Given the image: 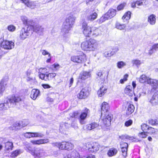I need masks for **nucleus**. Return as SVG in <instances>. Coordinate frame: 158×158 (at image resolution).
Wrapping results in <instances>:
<instances>
[{"label":"nucleus","mask_w":158,"mask_h":158,"mask_svg":"<svg viewBox=\"0 0 158 158\" xmlns=\"http://www.w3.org/2000/svg\"><path fill=\"white\" fill-rule=\"evenodd\" d=\"M6 99V102L9 104L10 107H14L17 105L21 101L20 96L17 95H12L8 96Z\"/></svg>","instance_id":"7ed1b4c3"},{"label":"nucleus","mask_w":158,"mask_h":158,"mask_svg":"<svg viewBox=\"0 0 158 158\" xmlns=\"http://www.w3.org/2000/svg\"><path fill=\"white\" fill-rule=\"evenodd\" d=\"M115 14L116 10L114 9H110L102 16V18L104 20L110 19L115 15Z\"/></svg>","instance_id":"1a4fd4ad"},{"label":"nucleus","mask_w":158,"mask_h":158,"mask_svg":"<svg viewBox=\"0 0 158 158\" xmlns=\"http://www.w3.org/2000/svg\"><path fill=\"white\" fill-rule=\"evenodd\" d=\"M125 93L130 96H132L134 93V89L131 86L129 85L126 86L124 90Z\"/></svg>","instance_id":"6ab92c4d"},{"label":"nucleus","mask_w":158,"mask_h":158,"mask_svg":"<svg viewBox=\"0 0 158 158\" xmlns=\"http://www.w3.org/2000/svg\"><path fill=\"white\" fill-rule=\"evenodd\" d=\"M131 137H130L129 136L127 135H122L121 136H119V138L121 139L122 140H123V141H126V139H129L131 138Z\"/></svg>","instance_id":"37998d69"},{"label":"nucleus","mask_w":158,"mask_h":158,"mask_svg":"<svg viewBox=\"0 0 158 158\" xmlns=\"http://www.w3.org/2000/svg\"><path fill=\"white\" fill-rule=\"evenodd\" d=\"M128 75L127 74H126L124 76L123 79H121L119 82L121 84H123L124 83V82L126 81L127 80V78L128 77Z\"/></svg>","instance_id":"8fccbe9b"},{"label":"nucleus","mask_w":158,"mask_h":158,"mask_svg":"<svg viewBox=\"0 0 158 158\" xmlns=\"http://www.w3.org/2000/svg\"><path fill=\"white\" fill-rule=\"evenodd\" d=\"M151 78L147 77L145 75H142L140 77L139 81L140 83L149 84V82L148 81Z\"/></svg>","instance_id":"5701e85b"},{"label":"nucleus","mask_w":158,"mask_h":158,"mask_svg":"<svg viewBox=\"0 0 158 158\" xmlns=\"http://www.w3.org/2000/svg\"><path fill=\"white\" fill-rule=\"evenodd\" d=\"M19 150H16L11 154L10 156L13 158L16 157L19 154Z\"/></svg>","instance_id":"a18cd8bd"},{"label":"nucleus","mask_w":158,"mask_h":158,"mask_svg":"<svg viewBox=\"0 0 158 158\" xmlns=\"http://www.w3.org/2000/svg\"><path fill=\"white\" fill-rule=\"evenodd\" d=\"M126 5L125 3H123L119 5L117 7V10H122Z\"/></svg>","instance_id":"e2e57ef3"},{"label":"nucleus","mask_w":158,"mask_h":158,"mask_svg":"<svg viewBox=\"0 0 158 158\" xmlns=\"http://www.w3.org/2000/svg\"><path fill=\"white\" fill-rule=\"evenodd\" d=\"M104 56L106 57L110 56H112L113 54L110 51H108L105 52L104 54Z\"/></svg>","instance_id":"052dcab7"},{"label":"nucleus","mask_w":158,"mask_h":158,"mask_svg":"<svg viewBox=\"0 0 158 158\" xmlns=\"http://www.w3.org/2000/svg\"><path fill=\"white\" fill-rule=\"evenodd\" d=\"M23 23L25 25L32 27L34 31L41 34L43 33L44 28L39 24H34L33 20H23Z\"/></svg>","instance_id":"f03ea898"},{"label":"nucleus","mask_w":158,"mask_h":158,"mask_svg":"<svg viewBox=\"0 0 158 158\" xmlns=\"http://www.w3.org/2000/svg\"><path fill=\"white\" fill-rule=\"evenodd\" d=\"M33 154L35 157H41L44 156L45 153L43 149L36 148L34 150Z\"/></svg>","instance_id":"f8f14e48"},{"label":"nucleus","mask_w":158,"mask_h":158,"mask_svg":"<svg viewBox=\"0 0 158 158\" xmlns=\"http://www.w3.org/2000/svg\"><path fill=\"white\" fill-rule=\"evenodd\" d=\"M131 13L130 11H128L122 17V19L126 20H129L131 18Z\"/></svg>","instance_id":"72a5a7b5"},{"label":"nucleus","mask_w":158,"mask_h":158,"mask_svg":"<svg viewBox=\"0 0 158 158\" xmlns=\"http://www.w3.org/2000/svg\"><path fill=\"white\" fill-rule=\"evenodd\" d=\"M120 146L121 148H127L128 145L127 143L123 142H122L120 143Z\"/></svg>","instance_id":"13d9d810"},{"label":"nucleus","mask_w":158,"mask_h":158,"mask_svg":"<svg viewBox=\"0 0 158 158\" xmlns=\"http://www.w3.org/2000/svg\"><path fill=\"white\" fill-rule=\"evenodd\" d=\"M101 119L103 123L106 126H109L110 124L111 117L109 115H105L102 117V114H101Z\"/></svg>","instance_id":"9d476101"},{"label":"nucleus","mask_w":158,"mask_h":158,"mask_svg":"<svg viewBox=\"0 0 158 158\" xmlns=\"http://www.w3.org/2000/svg\"><path fill=\"white\" fill-rule=\"evenodd\" d=\"M132 123V121L131 119H129L125 122V126L127 127H129L131 125Z\"/></svg>","instance_id":"4d7b16f0"},{"label":"nucleus","mask_w":158,"mask_h":158,"mask_svg":"<svg viewBox=\"0 0 158 158\" xmlns=\"http://www.w3.org/2000/svg\"><path fill=\"white\" fill-rule=\"evenodd\" d=\"M149 102L152 106L158 104V93H155L149 100Z\"/></svg>","instance_id":"2eb2a0df"},{"label":"nucleus","mask_w":158,"mask_h":158,"mask_svg":"<svg viewBox=\"0 0 158 158\" xmlns=\"http://www.w3.org/2000/svg\"><path fill=\"white\" fill-rule=\"evenodd\" d=\"M14 43L12 41H4L2 44V47L4 49H11L14 48Z\"/></svg>","instance_id":"9b49d317"},{"label":"nucleus","mask_w":158,"mask_h":158,"mask_svg":"<svg viewBox=\"0 0 158 158\" xmlns=\"http://www.w3.org/2000/svg\"><path fill=\"white\" fill-rule=\"evenodd\" d=\"M56 146L58 147L60 149H66V142H62L61 143H55Z\"/></svg>","instance_id":"473e14b6"},{"label":"nucleus","mask_w":158,"mask_h":158,"mask_svg":"<svg viewBox=\"0 0 158 158\" xmlns=\"http://www.w3.org/2000/svg\"><path fill=\"white\" fill-rule=\"evenodd\" d=\"M24 136L27 138L34 137V132H27L24 134Z\"/></svg>","instance_id":"864d4df0"},{"label":"nucleus","mask_w":158,"mask_h":158,"mask_svg":"<svg viewBox=\"0 0 158 158\" xmlns=\"http://www.w3.org/2000/svg\"><path fill=\"white\" fill-rule=\"evenodd\" d=\"M104 74V73L102 72H99L97 73V75L98 76L97 77L98 78H99L101 79H102V80L104 79V77H103V75Z\"/></svg>","instance_id":"5fc2aeb1"},{"label":"nucleus","mask_w":158,"mask_h":158,"mask_svg":"<svg viewBox=\"0 0 158 158\" xmlns=\"http://www.w3.org/2000/svg\"><path fill=\"white\" fill-rule=\"evenodd\" d=\"M25 122V120H23L22 121V123H16L15 124H13L12 126L10 127V128L12 130H17V129H20L21 127H24L28 123L27 122L26 123H24Z\"/></svg>","instance_id":"ddd939ff"},{"label":"nucleus","mask_w":158,"mask_h":158,"mask_svg":"<svg viewBox=\"0 0 158 158\" xmlns=\"http://www.w3.org/2000/svg\"><path fill=\"white\" fill-rule=\"evenodd\" d=\"M56 75V74L55 73H49L48 74H46L47 81L51 80L52 78H54Z\"/></svg>","instance_id":"f704fd0d"},{"label":"nucleus","mask_w":158,"mask_h":158,"mask_svg":"<svg viewBox=\"0 0 158 158\" xmlns=\"http://www.w3.org/2000/svg\"><path fill=\"white\" fill-rule=\"evenodd\" d=\"M79 112L78 111H77L70 114V115L72 117L77 118H78L79 117Z\"/></svg>","instance_id":"ea45409f"},{"label":"nucleus","mask_w":158,"mask_h":158,"mask_svg":"<svg viewBox=\"0 0 158 158\" xmlns=\"http://www.w3.org/2000/svg\"><path fill=\"white\" fill-rule=\"evenodd\" d=\"M78 153L75 151L72 152V157H73V158H82L79 157L78 156Z\"/></svg>","instance_id":"680f3d73"},{"label":"nucleus","mask_w":158,"mask_h":158,"mask_svg":"<svg viewBox=\"0 0 158 158\" xmlns=\"http://www.w3.org/2000/svg\"><path fill=\"white\" fill-rule=\"evenodd\" d=\"M74 23V20H65L62 26L61 33L64 35L68 33Z\"/></svg>","instance_id":"20e7f679"},{"label":"nucleus","mask_w":158,"mask_h":158,"mask_svg":"<svg viewBox=\"0 0 158 158\" xmlns=\"http://www.w3.org/2000/svg\"><path fill=\"white\" fill-rule=\"evenodd\" d=\"M156 16L154 14H152L148 17V20H156Z\"/></svg>","instance_id":"338daca9"},{"label":"nucleus","mask_w":158,"mask_h":158,"mask_svg":"<svg viewBox=\"0 0 158 158\" xmlns=\"http://www.w3.org/2000/svg\"><path fill=\"white\" fill-rule=\"evenodd\" d=\"M86 147L91 153L96 152L99 149L100 145L97 143L88 142L86 144Z\"/></svg>","instance_id":"0eeeda50"},{"label":"nucleus","mask_w":158,"mask_h":158,"mask_svg":"<svg viewBox=\"0 0 158 158\" xmlns=\"http://www.w3.org/2000/svg\"><path fill=\"white\" fill-rule=\"evenodd\" d=\"M83 32L85 36L89 37L92 32V28L90 27L87 29H84Z\"/></svg>","instance_id":"7c9ffc66"},{"label":"nucleus","mask_w":158,"mask_h":158,"mask_svg":"<svg viewBox=\"0 0 158 158\" xmlns=\"http://www.w3.org/2000/svg\"><path fill=\"white\" fill-rule=\"evenodd\" d=\"M26 5L31 9H34L35 6V5L34 2H29V1L28 2Z\"/></svg>","instance_id":"a19ab883"},{"label":"nucleus","mask_w":158,"mask_h":158,"mask_svg":"<svg viewBox=\"0 0 158 158\" xmlns=\"http://www.w3.org/2000/svg\"><path fill=\"white\" fill-rule=\"evenodd\" d=\"M99 126V124L97 123L93 122L88 124L86 125V129L88 130H91L97 128Z\"/></svg>","instance_id":"aec40b11"},{"label":"nucleus","mask_w":158,"mask_h":158,"mask_svg":"<svg viewBox=\"0 0 158 158\" xmlns=\"http://www.w3.org/2000/svg\"><path fill=\"white\" fill-rule=\"evenodd\" d=\"M148 123L149 124L152 125H157L158 124V122L156 119L153 120L150 119L149 120Z\"/></svg>","instance_id":"3c124183"},{"label":"nucleus","mask_w":158,"mask_h":158,"mask_svg":"<svg viewBox=\"0 0 158 158\" xmlns=\"http://www.w3.org/2000/svg\"><path fill=\"white\" fill-rule=\"evenodd\" d=\"M69 125L67 123H61L60 125V131H62L63 130H65L67 129L69 127Z\"/></svg>","instance_id":"2f4dec72"},{"label":"nucleus","mask_w":158,"mask_h":158,"mask_svg":"<svg viewBox=\"0 0 158 158\" xmlns=\"http://www.w3.org/2000/svg\"><path fill=\"white\" fill-rule=\"evenodd\" d=\"M89 27H90L88 26H87V23L85 22L84 21L82 23V28L83 29H87Z\"/></svg>","instance_id":"0e129e2a"},{"label":"nucleus","mask_w":158,"mask_h":158,"mask_svg":"<svg viewBox=\"0 0 158 158\" xmlns=\"http://www.w3.org/2000/svg\"><path fill=\"white\" fill-rule=\"evenodd\" d=\"M152 49L156 51L158 49V43L154 44L152 46Z\"/></svg>","instance_id":"774afa93"},{"label":"nucleus","mask_w":158,"mask_h":158,"mask_svg":"<svg viewBox=\"0 0 158 158\" xmlns=\"http://www.w3.org/2000/svg\"><path fill=\"white\" fill-rule=\"evenodd\" d=\"M139 136L141 138H145L147 137V135L146 133L143 132L139 133Z\"/></svg>","instance_id":"6e6d98bb"},{"label":"nucleus","mask_w":158,"mask_h":158,"mask_svg":"<svg viewBox=\"0 0 158 158\" xmlns=\"http://www.w3.org/2000/svg\"><path fill=\"white\" fill-rule=\"evenodd\" d=\"M118 152L117 149L114 148H111L108 151L107 154L109 156L111 157L115 155Z\"/></svg>","instance_id":"393cba45"},{"label":"nucleus","mask_w":158,"mask_h":158,"mask_svg":"<svg viewBox=\"0 0 158 158\" xmlns=\"http://www.w3.org/2000/svg\"><path fill=\"white\" fill-rule=\"evenodd\" d=\"M10 107L9 104L8 103L6 102V100L5 101L4 103H1L0 104V110H6Z\"/></svg>","instance_id":"c756f323"},{"label":"nucleus","mask_w":158,"mask_h":158,"mask_svg":"<svg viewBox=\"0 0 158 158\" xmlns=\"http://www.w3.org/2000/svg\"><path fill=\"white\" fill-rule=\"evenodd\" d=\"M28 28L29 27H27V29H26L24 28L21 29L20 33V39L24 40L30 35V33L28 30Z\"/></svg>","instance_id":"4468645a"},{"label":"nucleus","mask_w":158,"mask_h":158,"mask_svg":"<svg viewBox=\"0 0 158 158\" xmlns=\"http://www.w3.org/2000/svg\"><path fill=\"white\" fill-rule=\"evenodd\" d=\"M135 107L133 105L127 104V108L126 111L127 115H129L131 114L134 111Z\"/></svg>","instance_id":"4be33fe9"},{"label":"nucleus","mask_w":158,"mask_h":158,"mask_svg":"<svg viewBox=\"0 0 158 158\" xmlns=\"http://www.w3.org/2000/svg\"><path fill=\"white\" fill-rule=\"evenodd\" d=\"M5 150L7 152H9L10 151H11L12 149L13 144L11 142L8 141L5 143Z\"/></svg>","instance_id":"a878e982"},{"label":"nucleus","mask_w":158,"mask_h":158,"mask_svg":"<svg viewBox=\"0 0 158 158\" xmlns=\"http://www.w3.org/2000/svg\"><path fill=\"white\" fill-rule=\"evenodd\" d=\"M90 111L89 109L85 107L82 111L81 114L79 115L78 119L80 124H84L86 123L85 120L87 117L89 115Z\"/></svg>","instance_id":"423d86ee"},{"label":"nucleus","mask_w":158,"mask_h":158,"mask_svg":"<svg viewBox=\"0 0 158 158\" xmlns=\"http://www.w3.org/2000/svg\"><path fill=\"white\" fill-rule=\"evenodd\" d=\"M149 127L146 124H143L141 125V128L142 130L143 131H146V132L149 128Z\"/></svg>","instance_id":"c03bdc74"},{"label":"nucleus","mask_w":158,"mask_h":158,"mask_svg":"<svg viewBox=\"0 0 158 158\" xmlns=\"http://www.w3.org/2000/svg\"><path fill=\"white\" fill-rule=\"evenodd\" d=\"M39 76L40 78L45 81H47V77H46V74H44L41 72L39 73Z\"/></svg>","instance_id":"49530a36"},{"label":"nucleus","mask_w":158,"mask_h":158,"mask_svg":"<svg viewBox=\"0 0 158 158\" xmlns=\"http://www.w3.org/2000/svg\"><path fill=\"white\" fill-rule=\"evenodd\" d=\"M131 62L133 65H135L137 66H139L142 63L140 60L137 59L133 60H132Z\"/></svg>","instance_id":"c9c22d12"},{"label":"nucleus","mask_w":158,"mask_h":158,"mask_svg":"<svg viewBox=\"0 0 158 158\" xmlns=\"http://www.w3.org/2000/svg\"><path fill=\"white\" fill-rule=\"evenodd\" d=\"M107 88L106 87L102 86L98 92V94L99 97H101L106 92Z\"/></svg>","instance_id":"c85d7f7f"},{"label":"nucleus","mask_w":158,"mask_h":158,"mask_svg":"<svg viewBox=\"0 0 158 158\" xmlns=\"http://www.w3.org/2000/svg\"><path fill=\"white\" fill-rule=\"evenodd\" d=\"M91 74L89 72L82 71L80 74L79 78L82 80H85L90 77Z\"/></svg>","instance_id":"dca6fc26"},{"label":"nucleus","mask_w":158,"mask_h":158,"mask_svg":"<svg viewBox=\"0 0 158 158\" xmlns=\"http://www.w3.org/2000/svg\"><path fill=\"white\" fill-rule=\"evenodd\" d=\"M44 134L42 132H34V137H42Z\"/></svg>","instance_id":"de8ad7c7"},{"label":"nucleus","mask_w":158,"mask_h":158,"mask_svg":"<svg viewBox=\"0 0 158 158\" xmlns=\"http://www.w3.org/2000/svg\"><path fill=\"white\" fill-rule=\"evenodd\" d=\"M8 30L10 32H14L16 30V27L14 25H10L8 26Z\"/></svg>","instance_id":"09e8293b"},{"label":"nucleus","mask_w":158,"mask_h":158,"mask_svg":"<svg viewBox=\"0 0 158 158\" xmlns=\"http://www.w3.org/2000/svg\"><path fill=\"white\" fill-rule=\"evenodd\" d=\"M31 142L33 144L40 145L47 143L49 142V140L48 139H40L37 140H32L31 141Z\"/></svg>","instance_id":"a211bd4d"},{"label":"nucleus","mask_w":158,"mask_h":158,"mask_svg":"<svg viewBox=\"0 0 158 158\" xmlns=\"http://www.w3.org/2000/svg\"><path fill=\"white\" fill-rule=\"evenodd\" d=\"M127 148H121V151L123 153V156L125 157L127 156Z\"/></svg>","instance_id":"bf43d9fd"},{"label":"nucleus","mask_w":158,"mask_h":158,"mask_svg":"<svg viewBox=\"0 0 158 158\" xmlns=\"http://www.w3.org/2000/svg\"><path fill=\"white\" fill-rule=\"evenodd\" d=\"M73 146L71 143L66 142V150H71L73 148Z\"/></svg>","instance_id":"58836bf2"},{"label":"nucleus","mask_w":158,"mask_h":158,"mask_svg":"<svg viewBox=\"0 0 158 158\" xmlns=\"http://www.w3.org/2000/svg\"><path fill=\"white\" fill-rule=\"evenodd\" d=\"M98 47V41L93 39L83 41L81 44V47L82 50L85 51H95Z\"/></svg>","instance_id":"f257e3e1"},{"label":"nucleus","mask_w":158,"mask_h":158,"mask_svg":"<svg viewBox=\"0 0 158 158\" xmlns=\"http://www.w3.org/2000/svg\"><path fill=\"white\" fill-rule=\"evenodd\" d=\"M109 109V106L108 103L106 102H103L102 104L101 107V114L102 115L103 113L107 112L108 111Z\"/></svg>","instance_id":"bb28decb"},{"label":"nucleus","mask_w":158,"mask_h":158,"mask_svg":"<svg viewBox=\"0 0 158 158\" xmlns=\"http://www.w3.org/2000/svg\"><path fill=\"white\" fill-rule=\"evenodd\" d=\"M7 82L4 79H2L0 83V93L2 94L5 89Z\"/></svg>","instance_id":"cd10ccee"},{"label":"nucleus","mask_w":158,"mask_h":158,"mask_svg":"<svg viewBox=\"0 0 158 158\" xmlns=\"http://www.w3.org/2000/svg\"><path fill=\"white\" fill-rule=\"evenodd\" d=\"M40 92L39 90L37 89H33L32 90L30 95L31 98L33 100H35L37 97L40 96Z\"/></svg>","instance_id":"f3484780"},{"label":"nucleus","mask_w":158,"mask_h":158,"mask_svg":"<svg viewBox=\"0 0 158 158\" xmlns=\"http://www.w3.org/2000/svg\"><path fill=\"white\" fill-rule=\"evenodd\" d=\"M89 95V93L88 88L85 87L82 88L80 93L77 95V97L79 99H84L87 98Z\"/></svg>","instance_id":"6e6552de"},{"label":"nucleus","mask_w":158,"mask_h":158,"mask_svg":"<svg viewBox=\"0 0 158 158\" xmlns=\"http://www.w3.org/2000/svg\"><path fill=\"white\" fill-rule=\"evenodd\" d=\"M92 35L94 37H96L101 34V31L100 28L93 27L92 28Z\"/></svg>","instance_id":"b1692460"},{"label":"nucleus","mask_w":158,"mask_h":158,"mask_svg":"<svg viewBox=\"0 0 158 158\" xmlns=\"http://www.w3.org/2000/svg\"><path fill=\"white\" fill-rule=\"evenodd\" d=\"M148 82H149V84L151 85L153 89H158V80L151 79Z\"/></svg>","instance_id":"412c9836"},{"label":"nucleus","mask_w":158,"mask_h":158,"mask_svg":"<svg viewBox=\"0 0 158 158\" xmlns=\"http://www.w3.org/2000/svg\"><path fill=\"white\" fill-rule=\"evenodd\" d=\"M126 65V63L123 61H119L117 63V66L119 69H121Z\"/></svg>","instance_id":"79ce46f5"},{"label":"nucleus","mask_w":158,"mask_h":158,"mask_svg":"<svg viewBox=\"0 0 158 158\" xmlns=\"http://www.w3.org/2000/svg\"><path fill=\"white\" fill-rule=\"evenodd\" d=\"M156 132V131L154 128L152 127H149L147 133L152 134L155 133Z\"/></svg>","instance_id":"603ef678"},{"label":"nucleus","mask_w":158,"mask_h":158,"mask_svg":"<svg viewBox=\"0 0 158 158\" xmlns=\"http://www.w3.org/2000/svg\"><path fill=\"white\" fill-rule=\"evenodd\" d=\"M42 53L43 55H48V57H50L51 56V54L49 53L47 51L43 50L42 51Z\"/></svg>","instance_id":"69168bd1"},{"label":"nucleus","mask_w":158,"mask_h":158,"mask_svg":"<svg viewBox=\"0 0 158 158\" xmlns=\"http://www.w3.org/2000/svg\"><path fill=\"white\" fill-rule=\"evenodd\" d=\"M86 60V56L82 52H81L78 55L73 56L71 57V60L75 63L81 64Z\"/></svg>","instance_id":"39448f33"},{"label":"nucleus","mask_w":158,"mask_h":158,"mask_svg":"<svg viewBox=\"0 0 158 158\" xmlns=\"http://www.w3.org/2000/svg\"><path fill=\"white\" fill-rule=\"evenodd\" d=\"M98 15L95 12L92 13L88 17L89 20H94L97 19Z\"/></svg>","instance_id":"4c0bfd02"},{"label":"nucleus","mask_w":158,"mask_h":158,"mask_svg":"<svg viewBox=\"0 0 158 158\" xmlns=\"http://www.w3.org/2000/svg\"><path fill=\"white\" fill-rule=\"evenodd\" d=\"M126 25L125 24H121L118 23H117L116 24V27L121 30L124 29Z\"/></svg>","instance_id":"e433bc0d"}]
</instances>
